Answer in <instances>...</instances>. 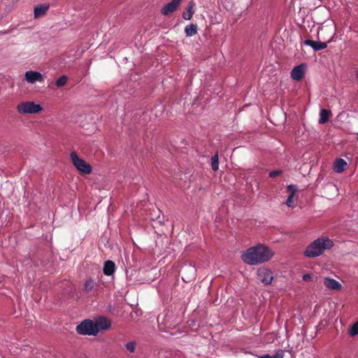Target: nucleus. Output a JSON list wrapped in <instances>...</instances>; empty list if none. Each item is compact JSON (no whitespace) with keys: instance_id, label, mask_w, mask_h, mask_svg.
<instances>
[{"instance_id":"f257e3e1","label":"nucleus","mask_w":358,"mask_h":358,"mask_svg":"<svg viewBox=\"0 0 358 358\" xmlns=\"http://www.w3.org/2000/svg\"><path fill=\"white\" fill-rule=\"evenodd\" d=\"M273 255V252L268 247L257 244L243 252L241 258L246 264L254 266L268 262Z\"/></svg>"},{"instance_id":"f03ea898","label":"nucleus","mask_w":358,"mask_h":358,"mask_svg":"<svg viewBox=\"0 0 358 358\" xmlns=\"http://www.w3.org/2000/svg\"><path fill=\"white\" fill-rule=\"evenodd\" d=\"M334 246V241L327 236H321L308 245L304 251V255L307 257H317L322 255L326 250H329Z\"/></svg>"},{"instance_id":"7ed1b4c3","label":"nucleus","mask_w":358,"mask_h":358,"mask_svg":"<svg viewBox=\"0 0 358 358\" xmlns=\"http://www.w3.org/2000/svg\"><path fill=\"white\" fill-rule=\"evenodd\" d=\"M17 113L20 115L38 114L43 111V107L34 101H27L18 103L16 106Z\"/></svg>"},{"instance_id":"20e7f679","label":"nucleus","mask_w":358,"mask_h":358,"mask_svg":"<svg viewBox=\"0 0 358 358\" xmlns=\"http://www.w3.org/2000/svg\"><path fill=\"white\" fill-rule=\"evenodd\" d=\"M70 159L75 168L80 173L84 174H90L92 171V166L87 163L83 159L80 158L76 152L70 153Z\"/></svg>"},{"instance_id":"39448f33","label":"nucleus","mask_w":358,"mask_h":358,"mask_svg":"<svg viewBox=\"0 0 358 358\" xmlns=\"http://www.w3.org/2000/svg\"><path fill=\"white\" fill-rule=\"evenodd\" d=\"M76 331L79 334L96 336L97 334V329L94 326L93 321L85 320L76 327Z\"/></svg>"},{"instance_id":"423d86ee","label":"nucleus","mask_w":358,"mask_h":358,"mask_svg":"<svg viewBox=\"0 0 358 358\" xmlns=\"http://www.w3.org/2000/svg\"><path fill=\"white\" fill-rule=\"evenodd\" d=\"M257 278L266 285L272 282L273 276L272 272L265 267L259 268L257 270Z\"/></svg>"},{"instance_id":"0eeeda50","label":"nucleus","mask_w":358,"mask_h":358,"mask_svg":"<svg viewBox=\"0 0 358 358\" xmlns=\"http://www.w3.org/2000/svg\"><path fill=\"white\" fill-rule=\"evenodd\" d=\"M297 191V187L294 185H289L287 187V192H288L289 195L286 200V205L291 208H294L296 207V201L297 199V196H296V192Z\"/></svg>"},{"instance_id":"6e6552de","label":"nucleus","mask_w":358,"mask_h":358,"mask_svg":"<svg viewBox=\"0 0 358 358\" xmlns=\"http://www.w3.org/2000/svg\"><path fill=\"white\" fill-rule=\"evenodd\" d=\"M24 80L30 84H34L36 82L42 83L44 80V76L40 72L27 71L24 73Z\"/></svg>"},{"instance_id":"1a4fd4ad","label":"nucleus","mask_w":358,"mask_h":358,"mask_svg":"<svg viewBox=\"0 0 358 358\" xmlns=\"http://www.w3.org/2000/svg\"><path fill=\"white\" fill-rule=\"evenodd\" d=\"M182 0H172L162 8L161 13L165 16L171 14L177 10Z\"/></svg>"},{"instance_id":"9d476101","label":"nucleus","mask_w":358,"mask_h":358,"mask_svg":"<svg viewBox=\"0 0 358 358\" xmlns=\"http://www.w3.org/2000/svg\"><path fill=\"white\" fill-rule=\"evenodd\" d=\"M306 67L304 64L294 66L290 73L291 78L294 80H301L304 77Z\"/></svg>"},{"instance_id":"9b49d317","label":"nucleus","mask_w":358,"mask_h":358,"mask_svg":"<svg viewBox=\"0 0 358 358\" xmlns=\"http://www.w3.org/2000/svg\"><path fill=\"white\" fill-rule=\"evenodd\" d=\"M323 283L327 289L331 290H340L342 287L341 284L338 281L329 277L324 278Z\"/></svg>"},{"instance_id":"f8f14e48","label":"nucleus","mask_w":358,"mask_h":358,"mask_svg":"<svg viewBox=\"0 0 358 358\" xmlns=\"http://www.w3.org/2000/svg\"><path fill=\"white\" fill-rule=\"evenodd\" d=\"M94 326L97 329V333L101 330H106L110 328V322L106 317H101L97 318L94 322Z\"/></svg>"},{"instance_id":"ddd939ff","label":"nucleus","mask_w":358,"mask_h":358,"mask_svg":"<svg viewBox=\"0 0 358 358\" xmlns=\"http://www.w3.org/2000/svg\"><path fill=\"white\" fill-rule=\"evenodd\" d=\"M49 8V4L44 3V4H40L37 5L34 8V18H38L45 15L46 12L48 11Z\"/></svg>"},{"instance_id":"4468645a","label":"nucleus","mask_w":358,"mask_h":358,"mask_svg":"<svg viewBox=\"0 0 358 358\" xmlns=\"http://www.w3.org/2000/svg\"><path fill=\"white\" fill-rule=\"evenodd\" d=\"M304 44L310 46L315 51L323 50L327 47V43L311 40L305 41Z\"/></svg>"},{"instance_id":"2eb2a0df","label":"nucleus","mask_w":358,"mask_h":358,"mask_svg":"<svg viewBox=\"0 0 358 358\" xmlns=\"http://www.w3.org/2000/svg\"><path fill=\"white\" fill-rule=\"evenodd\" d=\"M194 6L195 3L193 1H191L188 4L186 10H185L182 13V17L185 20H189L192 17L193 14L194 13L195 11Z\"/></svg>"},{"instance_id":"dca6fc26","label":"nucleus","mask_w":358,"mask_h":358,"mask_svg":"<svg viewBox=\"0 0 358 358\" xmlns=\"http://www.w3.org/2000/svg\"><path fill=\"white\" fill-rule=\"evenodd\" d=\"M115 269V263L113 261L108 260L105 262L103 266V273L106 275H110L113 274Z\"/></svg>"},{"instance_id":"f3484780","label":"nucleus","mask_w":358,"mask_h":358,"mask_svg":"<svg viewBox=\"0 0 358 358\" xmlns=\"http://www.w3.org/2000/svg\"><path fill=\"white\" fill-rule=\"evenodd\" d=\"M347 166V162L343 159H337L334 164V171L336 173H342Z\"/></svg>"},{"instance_id":"a211bd4d","label":"nucleus","mask_w":358,"mask_h":358,"mask_svg":"<svg viewBox=\"0 0 358 358\" xmlns=\"http://www.w3.org/2000/svg\"><path fill=\"white\" fill-rule=\"evenodd\" d=\"M331 115V112L329 110L321 109L320 112V124H324L327 122Z\"/></svg>"},{"instance_id":"6ab92c4d","label":"nucleus","mask_w":358,"mask_h":358,"mask_svg":"<svg viewBox=\"0 0 358 358\" xmlns=\"http://www.w3.org/2000/svg\"><path fill=\"white\" fill-rule=\"evenodd\" d=\"M185 32L187 36H192L197 34V26L194 24H190L185 27Z\"/></svg>"},{"instance_id":"aec40b11","label":"nucleus","mask_w":358,"mask_h":358,"mask_svg":"<svg viewBox=\"0 0 358 358\" xmlns=\"http://www.w3.org/2000/svg\"><path fill=\"white\" fill-rule=\"evenodd\" d=\"M95 287V282L92 278H90L85 281L83 285L84 291L89 294L90 293Z\"/></svg>"},{"instance_id":"412c9836","label":"nucleus","mask_w":358,"mask_h":358,"mask_svg":"<svg viewBox=\"0 0 358 358\" xmlns=\"http://www.w3.org/2000/svg\"><path fill=\"white\" fill-rule=\"evenodd\" d=\"M68 81V78L66 76H61L56 81H55V85L58 87H62L64 86Z\"/></svg>"},{"instance_id":"4be33fe9","label":"nucleus","mask_w":358,"mask_h":358,"mask_svg":"<svg viewBox=\"0 0 358 358\" xmlns=\"http://www.w3.org/2000/svg\"><path fill=\"white\" fill-rule=\"evenodd\" d=\"M211 167L214 171H217L219 169V159L217 154L215 155L211 158Z\"/></svg>"},{"instance_id":"5701e85b","label":"nucleus","mask_w":358,"mask_h":358,"mask_svg":"<svg viewBox=\"0 0 358 358\" xmlns=\"http://www.w3.org/2000/svg\"><path fill=\"white\" fill-rule=\"evenodd\" d=\"M125 348L130 353H134L136 351V343L135 341H129L125 344Z\"/></svg>"},{"instance_id":"b1692460","label":"nucleus","mask_w":358,"mask_h":358,"mask_svg":"<svg viewBox=\"0 0 358 358\" xmlns=\"http://www.w3.org/2000/svg\"><path fill=\"white\" fill-rule=\"evenodd\" d=\"M283 357H284V352L281 350H278L273 355H262L263 358H283Z\"/></svg>"},{"instance_id":"393cba45","label":"nucleus","mask_w":358,"mask_h":358,"mask_svg":"<svg viewBox=\"0 0 358 358\" xmlns=\"http://www.w3.org/2000/svg\"><path fill=\"white\" fill-rule=\"evenodd\" d=\"M349 334L352 337L358 335V321L351 327L349 330Z\"/></svg>"},{"instance_id":"a878e982","label":"nucleus","mask_w":358,"mask_h":358,"mask_svg":"<svg viewBox=\"0 0 358 358\" xmlns=\"http://www.w3.org/2000/svg\"><path fill=\"white\" fill-rule=\"evenodd\" d=\"M302 280L306 282H313L314 276L310 273H305L302 275Z\"/></svg>"},{"instance_id":"bb28decb","label":"nucleus","mask_w":358,"mask_h":358,"mask_svg":"<svg viewBox=\"0 0 358 358\" xmlns=\"http://www.w3.org/2000/svg\"><path fill=\"white\" fill-rule=\"evenodd\" d=\"M281 173L280 171H273L269 173V177L274 178L278 175H280Z\"/></svg>"},{"instance_id":"cd10ccee","label":"nucleus","mask_w":358,"mask_h":358,"mask_svg":"<svg viewBox=\"0 0 358 358\" xmlns=\"http://www.w3.org/2000/svg\"><path fill=\"white\" fill-rule=\"evenodd\" d=\"M355 76L358 78V69L355 71Z\"/></svg>"},{"instance_id":"c85d7f7f","label":"nucleus","mask_w":358,"mask_h":358,"mask_svg":"<svg viewBox=\"0 0 358 358\" xmlns=\"http://www.w3.org/2000/svg\"><path fill=\"white\" fill-rule=\"evenodd\" d=\"M357 141H358V133H357Z\"/></svg>"}]
</instances>
